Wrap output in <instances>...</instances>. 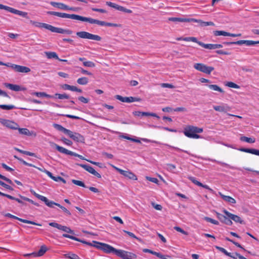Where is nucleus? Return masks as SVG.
I'll list each match as a JSON object with an SVG mask.
<instances>
[{
    "mask_svg": "<svg viewBox=\"0 0 259 259\" xmlns=\"http://www.w3.org/2000/svg\"><path fill=\"white\" fill-rule=\"evenodd\" d=\"M225 85L229 88L234 89H240V86L232 81L227 82Z\"/></svg>",
    "mask_w": 259,
    "mask_h": 259,
    "instance_id": "obj_46",
    "label": "nucleus"
},
{
    "mask_svg": "<svg viewBox=\"0 0 259 259\" xmlns=\"http://www.w3.org/2000/svg\"><path fill=\"white\" fill-rule=\"evenodd\" d=\"M17 130H18L19 133L21 135H24L28 136H31L33 135V132H30L28 129L26 128H19Z\"/></svg>",
    "mask_w": 259,
    "mask_h": 259,
    "instance_id": "obj_38",
    "label": "nucleus"
},
{
    "mask_svg": "<svg viewBox=\"0 0 259 259\" xmlns=\"http://www.w3.org/2000/svg\"><path fill=\"white\" fill-rule=\"evenodd\" d=\"M61 141L66 145L71 146L72 145V142L65 138H62Z\"/></svg>",
    "mask_w": 259,
    "mask_h": 259,
    "instance_id": "obj_55",
    "label": "nucleus"
},
{
    "mask_svg": "<svg viewBox=\"0 0 259 259\" xmlns=\"http://www.w3.org/2000/svg\"><path fill=\"white\" fill-rule=\"evenodd\" d=\"M0 123L4 126L12 130H17L19 126V125L13 121L2 118H0Z\"/></svg>",
    "mask_w": 259,
    "mask_h": 259,
    "instance_id": "obj_8",
    "label": "nucleus"
},
{
    "mask_svg": "<svg viewBox=\"0 0 259 259\" xmlns=\"http://www.w3.org/2000/svg\"><path fill=\"white\" fill-rule=\"evenodd\" d=\"M66 256L70 259H79L78 256L75 254H68Z\"/></svg>",
    "mask_w": 259,
    "mask_h": 259,
    "instance_id": "obj_63",
    "label": "nucleus"
},
{
    "mask_svg": "<svg viewBox=\"0 0 259 259\" xmlns=\"http://www.w3.org/2000/svg\"><path fill=\"white\" fill-rule=\"evenodd\" d=\"M189 179L192 182H193L194 184H195L198 186L202 187L205 189H206L211 192H213V190L212 189H211L208 185H203V184H202L201 183H200V182L197 181L195 178L193 177H189Z\"/></svg>",
    "mask_w": 259,
    "mask_h": 259,
    "instance_id": "obj_29",
    "label": "nucleus"
},
{
    "mask_svg": "<svg viewBox=\"0 0 259 259\" xmlns=\"http://www.w3.org/2000/svg\"><path fill=\"white\" fill-rule=\"evenodd\" d=\"M15 158L18 159L19 161H20L21 162H22L24 165H27V166H31V167H36V166L33 165L32 164H31V163H29L27 162H26L25 161H24V160L22 159H20V158H18L17 156H14Z\"/></svg>",
    "mask_w": 259,
    "mask_h": 259,
    "instance_id": "obj_57",
    "label": "nucleus"
},
{
    "mask_svg": "<svg viewBox=\"0 0 259 259\" xmlns=\"http://www.w3.org/2000/svg\"><path fill=\"white\" fill-rule=\"evenodd\" d=\"M5 216L7 217H9V218H12V219H14L19 220V221H20L21 222H23L24 223L32 224V225L39 226H41V225L40 224L36 223H35L34 222H33V221H29V220H24V219H22L19 218H18V217H17L16 216H15L14 215L11 214L10 213H6L5 214Z\"/></svg>",
    "mask_w": 259,
    "mask_h": 259,
    "instance_id": "obj_21",
    "label": "nucleus"
},
{
    "mask_svg": "<svg viewBox=\"0 0 259 259\" xmlns=\"http://www.w3.org/2000/svg\"><path fill=\"white\" fill-rule=\"evenodd\" d=\"M240 140L242 141L246 142L248 143H253L255 141L254 138H248L245 136L241 137L240 138Z\"/></svg>",
    "mask_w": 259,
    "mask_h": 259,
    "instance_id": "obj_43",
    "label": "nucleus"
},
{
    "mask_svg": "<svg viewBox=\"0 0 259 259\" xmlns=\"http://www.w3.org/2000/svg\"><path fill=\"white\" fill-rule=\"evenodd\" d=\"M107 5L109 7L114 8L116 10H118L120 11L128 13H130L132 12V11L130 10L127 9L122 6H119L111 2H107Z\"/></svg>",
    "mask_w": 259,
    "mask_h": 259,
    "instance_id": "obj_28",
    "label": "nucleus"
},
{
    "mask_svg": "<svg viewBox=\"0 0 259 259\" xmlns=\"http://www.w3.org/2000/svg\"><path fill=\"white\" fill-rule=\"evenodd\" d=\"M204 219L206 222L211 223H212V224H213L214 225H219V222L218 221L213 220V219H212L211 218H210L209 217H204Z\"/></svg>",
    "mask_w": 259,
    "mask_h": 259,
    "instance_id": "obj_51",
    "label": "nucleus"
},
{
    "mask_svg": "<svg viewBox=\"0 0 259 259\" xmlns=\"http://www.w3.org/2000/svg\"><path fill=\"white\" fill-rule=\"evenodd\" d=\"M256 44H259L258 41L246 40L245 41V45L247 46H253Z\"/></svg>",
    "mask_w": 259,
    "mask_h": 259,
    "instance_id": "obj_54",
    "label": "nucleus"
},
{
    "mask_svg": "<svg viewBox=\"0 0 259 259\" xmlns=\"http://www.w3.org/2000/svg\"><path fill=\"white\" fill-rule=\"evenodd\" d=\"M198 44L203 47L205 49H208V50H215L217 49L221 48L223 47V46L221 44H205L203 43L202 42H198Z\"/></svg>",
    "mask_w": 259,
    "mask_h": 259,
    "instance_id": "obj_22",
    "label": "nucleus"
},
{
    "mask_svg": "<svg viewBox=\"0 0 259 259\" xmlns=\"http://www.w3.org/2000/svg\"><path fill=\"white\" fill-rule=\"evenodd\" d=\"M143 140L145 142H152V143H156V144H162L161 143H160V142H157V141H150L148 139H143ZM163 145L168 147V148H171L172 149H175L178 151H183V152H184L186 153H188V151H185V150H183L182 149H181L178 147H174V146H170L169 145H168V144H162Z\"/></svg>",
    "mask_w": 259,
    "mask_h": 259,
    "instance_id": "obj_32",
    "label": "nucleus"
},
{
    "mask_svg": "<svg viewBox=\"0 0 259 259\" xmlns=\"http://www.w3.org/2000/svg\"><path fill=\"white\" fill-rule=\"evenodd\" d=\"M53 126L54 128H55L58 131H61V132H63L64 134H65L66 135L67 134V133H68V132L69 131V130L65 128V127L62 126L61 125L58 124L57 123L53 124Z\"/></svg>",
    "mask_w": 259,
    "mask_h": 259,
    "instance_id": "obj_41",
    "label": "nucleus"
},
{
    "mask_svg": "<svg viewBox=\"0 0 259 259\" xmlns=\"http://www.w3.org/2000/svg\"><path fill=\"white\" fill-rule=\"evenodd\" d=\"M208 88L212 90L213 91H218V92H219L220 93H223L224 92L223 90L220 87H219L218 85H216V84H210V85H208Z\"/></svg>",
    "mask_w": 259,
    "mask_h": 259,
    "instance_id": "obj_44",
    "label": "nucleus"
},
{
    "mask_svg": "<svg viewBox=\"0 0 259 259\" xmlns=\"http://www.w3.org/2000/svg\"><path fill=\"white\" fill-rule=\"evenodd\" d=\"M183 40L186 41H192L196 42L198 44V42H200V41H198L196 37H184L183 39Z\"/></svg>",
    "mask_w": 259,
    "mask_h": 259,
    "instance_id": "obj_47",
    "label": "nucleus"
},
{
    "mask_svg": "<svg viewBox=\"0 0 259 259\" xmlns=\"http://www.w3.org/2000/svg\"><path fill=\"white\" fill-rule=\"evenodd\" d=\"M4 85L9 88V89L14 91H24L25 90V88H22L20 86L17 84H13L9 83H5Z\"/></svg>",
    "mask_w": 259,
    "mask_h": 259,
    "instance_id": "obj_30",
    "label": "nucleus"
},
{
    "mask_svg": "<svg viewBox=\"0 0 259 259\" xmlns=\"http://www.w3.org/2000/svg\"><path fill=\"white\" fill-rule=\"evenodd\" d=\"M115 98L122 102H125V103H132L134 102H139L141 101V99L140 98H134L132 97H123L120 95H116L115 96Z\"/></svg>",
    "mask_w": 259,
    "mask_h": 259,
    "instance_id": "obj_20",
    "label": "nucleus"
},
{
    "mask_svg": "<svg viewBox=\"0 0 259 259\" xmlns=\"http://www.w3.org/2000/svg\"><path fill=\"white\" fill-rule=\"evenodd\" d=\"M36 168L38 169V170H39L40 171H42V172H45V174H46L49 177H51V172H50L49 171L45 169V168H40V167H35Z\"/></svg>",
    "mask_w": 259,
    "mask_h": 259,
    "instance_id": "obj_61",
    "label": "nucleus"
},
{
    "mask_svg": "<svg viewBox=\"0 0 259 259\" xmlns=\"http://www.w3.org/2000/svg\"><path fill=\"white\" fill-rule=\"evenodd\" d=\"M10 68L13 69L18 72L28 73L30 71V69L27 67L18 65L10 63Z\"/></svg>",
    "mask_w": 259,
    "mask_h": 259,
    "instance_id": "obj_16",
    "label": "nucleus"
},
{
    "mask_svg": "<svg viewBox=\"0 0 259 259\" xmlns=\"http://www.w3.org/2000/svg\"><path fill=\"white\" fill-rule=\"evenodd\" d=\"M52 32L67 34H71L72 33V31L69 29H64L61 28L56 27L54 26H53Z\"/></svg>",
    "mask_w": 259,
    "mask_h": 259,
    "instance_id": "obj_33",
    "label": "nucleus"
},
{
    "mask_svg": "<svg viewBox=\"0 0 259 259\" xmlns=\"http://www.w3.org/2000/svg\"><path fill=\"white\" fill-rule=\"evenodd\" d=\"M45 54L48 59L54 58L56 59H59V57L56 53L54 52H46Z\"/></svg>",
    "mask_w": 259,
    "mask_h": 259,
    "instance_id": "obj_42",
    "label": "nucleus"
},
{
    "mask_svg": "<svg viewBox=\"0 0 259 259\" xmlns=\"http://www.w3.org/2000/svg\"><path fill=\"white\" fill-rule=\"evenodd\" d=\"M176 168V165L168 163L166 164V169L169 171L175 172V170Z\"/></svg>",
    "mask_w": 259,
    "mask_h": 259,
    "instance_id": "obj_49",
    "label": "nucleus"
},
{
    "mask_svg": "<svg viewBox=\"0 0 259 259\" xmlns=\"http://www.w3.org/2000/svg\"><path fill=\"white\" fill-rule=\"evenodd\" d=\"M146 180L151 182H153L154 183H155L156 184H158V180L157 178H152V177H148V176H146Z\"/></svg>",
    "mask_w": 259,
    "mask_h": 259,
    "instance_id": "obj_58",
    "label": "nucleus"
},
{
    "mask_svg": "<svg viewBox=\"0 0 259 259\" xmlns=\"http://www.w3.org/2000/svg\"><path fill=\"white\" fill-rule=\"evenodd\" d=\"M78 100L83 103H88L89 101V100L88 99L82 96L78 97Z\"/></svg>",
    "mask_w": 259,
    "mask_h": 259,
    "instance_id": "obj_64",
    "label": "nucleus"
},
{
    "mask_svg": "<svg viewBox=\"0 0 259 259\" xmlns=\"http://www.w3.org/2000/svg\"><path fill=\"white\" fill-rule=\"evenodd\" d=\"M54 146L56 148V149L60 153L65 154L67 155H70L78 157V158L82 160H87L82 155H79L75 152L68 150L63 147L57 145L56 144H54Z\"/></svg>",
    "mask_w": 259,
    "mask_h": 259,
    "instance_id": "obj_5",
    "label": "nucleus"
},
{
    "mask_svg": "<svg viewBox=\"0 0 259 259\" xmlns=\"http://www.w3.org/2000/svg\"><path fill=\"white\" fill-rule=\"evenodd\" d=\"M213 108L216 111L223 113H227L231 110V108L228 104L225 103H221L219 105H214Z\"/></svg>",
    "mask_w": 259,
    "mask_h": 259,
    "instance_id": "obj_15",
    "label": "nucleus"
},
{
    "mask_svg": "<svg viewBox=\"0 0 259 259\" xmlns=\"http://www.w3.org/2000/svg\"><path fill=\"white\" fill-rule=\"evenodd\" d=\"M93 243L94 247L102 250L103 251L106 253H113L114 254H116V251H117V249L114 248L113 247L108 244L101 243L95 241H94Z\"/></svg>",
    "mask_w": 259,
    "mask_h": 259,
    "instance_id": "obj_2",
    "label": "nucleus"
},
{
    "mask_svg": "<svg viewBox=\"0 0 259 259\" xmlns=\"http://www.w3.org/2000/svg\"><path fill=\"white\" fill-rule=\"evenodd\" d=\"M56 206L59 207L60 208H61L62 209V210L68 215H71V213L65 207L62 206V205H61L60 204H56Z\"/></svg>",
    "mask_w": 259,
    "mask_h": 259,
    "instance_id": "obj_59",
    "label": "nucleus"
},
{
    "mask_svg": "<svg viewBox=\"0 0 259 259\" xmlns=\"http://www.w3.org/2000/svg\"><path fill=\"white\" fill-rule=\"evenodd\" d=\"M193 67L196 70L207 74H210L214 70L213 67L208 66L203 63H195Z\"/></svg>",
    "mask_w": 259,
    "mask_h": 259,
    "instance_id": "obj_4",
    "label": "nucleus"
},
{
    "mask_svg": "<svg viewBox=\"0 0 259 259\" xmlns=\"http://www.w3.org/2000/svg\"><path fill=\"white\" fill-rule=\"evenodd\" d=\"M174 229L176 230L177 231L182 233L183 234H184V235H188V232H187L186 231H184V230H183L182 228H181L179 227H177V226L175 227H174Z\"/></svg>",
    "mask_w": 259,
    "mask_h": 259,
    "instance_id": "obj_60",
    "label": "nucleus"
},
{
    "mask_svg": "<svg viewBox=\"0 0 259 259\" xmlns=\"http://www.w3.org/2000/svg\"><path fill=\"white\" fill-rule=\"evenodd\" d=\"M215 214L217 218L222 223H225L228 225H232L233 223L231 220H228L227 219V217L226 215H224L218 212H215Z\"/></svg>",
    "mask_w": 259,
    "mask_h": 259,
    "instance_id": "obj_26",
    "label": "nucleus"
},
{
    "mask_svg": "<svg viewBox=\"0 0 259 259\" xmlns=\"http://www.w3.org/2000/svg\"><path fill=\"white\" fill-rule=\"evenodd\" d=\"M112 167H113L116 170L119 172L121 175H123L126 178L130 180H137V176L132 171L130 170H122L113 165H111Z\"/></svg>",
    "mask_w": 259,
    "mask_h": 259,
    "instance_id": "obj_6",
    "label": "nucleus"
},
{
    "mask_svg": "<svg viewBox=\"0 0 259 259\" xmlns=\"http://www.w3.org/2000/svg\"><path fill=\"white\" fill-rule=\"evenodd\" d=\"M66 135L76 142L84 143V142L83 136L79 133H74L69 130Z\"/></svg>",
    "mask_w": 259,
    "mask_h": 259,
    "instance_id": "obj_9",
    "label": "nucleus"
},
{
    "mask_svg": "<svg viewBox=\"0 0 259 259\" xmlns=\"http://www.w3.org/2000/svg\"><path fill=\"white\" fill-rule=\"evenodd\" d=\"M77 20H79L81 21L88 22L91 24H97V20L95 19L91 18L85 17L83 16H81L78 15H76L75 16V19Z\"/></svg>",
    "mask_w": 259,
    "mask_h": 259,
    "instance_id": "obj_25",
    "label": "nucleus"
},
{
    "mask_svg": "<svg viewBox=\"0 0 259 259\" xmlns=\"http://www.w3.org/2000/svg\"><path fill=\"white\" fill-rule=\"evenodd\" d=\"M88 82H89V80H88V78H87L85 77H82L79 78L77 80V82L78 84H81V85H85L88 83Z\"/></svg>",
    "mask_w": 259,
    "mask_h": 259,
    "instance_id": "obj_45",
    "label": "nucleus"
},
{
    "mask_svg": "<svg viewBox=\"0 0 259 259\" xmlns=\"http://www.w3.org/2000/svg\"><path fill=\"white\" fill-rule=\"evenodd\" d=\"M72 182L76 185H77V186H79L80 187H85L84 183L82 182V181L76 180H72Z\"/></svg>",
    "mask_w": 259,
    "mask_h": 259,
    "instance_id": "obj_52",
    "label": "nucleus"
},
{
    "mask_svg": "<svg viewBox=\"0 0 259 259\" xmlns=\"http://www.w3.org/2000/svg\"><path fill=\"white\" fill-rule=\"evenodd\" d=\"M7 11L11 12L12 13L19 15L20 16H22V17L27 18V19L29 18V17L28 16V13L26 12L19 11V10H18L16 9H15L13 8L10 7H8V9Z\"/></svg>",
    "mask_w": 259,
    "mask_h": 259,
    "instance_id": "obj_27",
    "label": "nucleus"
},
{
    "mask_svg": "<svg viewBox=\"0 0 259 259\" xmlns=\"http://www.w3.org/2000/svg\"><path fill=\"white\" fill-rule=\"evenodd\" d=\"M49 225L50 226L56 228L58 229L61 230L62 231H64L65 232L72 234H74L73 231L70 228H69L67 226H62V225H61L59 224H58L57 223H55V222H51L49 224Z\"/></svg>",
    "mask_w": 259,
    "mask_h": 259,
    "instance_id": "obj_13",
    "label": "nucleus"
},
{
    "mask_svg": "<svg viewBox=\"0 0 259 259\" xmlns=\"http://www.w3.org/2000/svg\"><path fill=\"white\" fill-rule=\"evenodd\" d=\"M78 37L81 38L88 39L94 40L96 41H100L102 39L101 37L98 35L93 34L86 31H79L76 32Z\"/></svg>",
    "mask_w": 259,
    "mask_h": 259,
    "instance_id": "obj_3",
    "label": "nucleus"
},
{
    "mask_svg": "<svg viewBox=\"0 0 259 259\" xmlns=\"http://www.w3.org/2000/svg\"><path fill=\"white\" fill-rule=\"evenodd\" d=\"M203 130L202 128L198 127L193 125H187L184 130V134L186 137L192 139H200L202 137L197 134L202 133Z\"/></svg>",
    "mask_w": 259,
    "mask_h": 259,
    "instance_id": "obj_1",
    "label": "nucleus"
},
{
    "mask_svg": "<svg viewBox=\"0 0 259 259\" xmlns=\"http://www.w3.org/2000/svg\"><path fill=\"white\" fill-rule=\"evenodd\" d=\"M29 23L30 24L36 27H38L39 28H45L51 31V32H52L53 31V26L51 25L33 20H30Z\"/></svg>",
    "mask_w": 259,
    "mask_h": 259,
    "instance_id": "obj_12",
    "label": "nucleus"
},
{
    "mask_svg": "<svg viewBox=\"0 0 259 259\" xmlns=\"http://www.w3.org/2000/svg\"><path fill=\"white\" fill-rule=\"evenodd\" d=\"M213 34L215 36H220V35H223L225 36H232V37H237V36H240L241 34H234V33H230L224 31L222 30H216L213 31Z\"/></svg>",
    "mask_w": 259,
    "mask_h": 259,
    "instance_id": "obj_24",
    "label": "nucleus"
},
{
    "mask_svg": "<svg viewBox=\"0 0 259 259\" xmlns=\"http://www.w3.org/2000/svg\"><path fill=\"white\" fill-rule=\"evenodd\" d=\"M48 250L47 246L43 245L40 246V249L37 252H34L32 253L26 254L24 255L25 256H33L34 257L42 256Z\"/></svg>",
    "mask_w": 259,
    "mask_h": 259,
    "instance_id": "obj_19",
    "label": "nucleus"
},
{
    "mask_svg": "<svg viewBox=\"0 0 259 259\" xmlns=\"http://www.w3.org/2000/svg\"><path fill=\"white\" fill-rule=\"evenodd\" d=\"M143 251L144 252H147V253H150L151 254H152L153 255H156V256H157L159 258H160L161 259H163L164 258V255H163L162 254H161L160 253H159V252H155V251H152L150 249H144L143 250Z\"/></svg>",
    "mask_w": 259,
    "mask_h": 259,
    "instance_id": "obj_39",
    "label": "nucleus"
},
{
    "mask_svg": "<svg viewBox=\"0 0 259 259\" xmlns=\"http://www.w3.org/2000/svg\"><path fill=\"white\" fill-rule=\"evenodd\" d=\"M47 14L51 15L56 16L60 18H69L72 19H75V14H68L64 13H60L53 11H49Z\"/></svg>",
    "mask_w": 259,
    "mask_h": 259,
    "instance_id": "obj_18",
    "label": "nucleus"
},
{
    "mask_svg": "<svg viewBox=\"0 0 259 259\" xmlns=\"http://www.w3.org/2000/svg\"><path fill=\"white\" fill-rule=\"evenodd\" d=\"M168 20L172 22H192V18H179V17H170Z\"/></svg>",
    "mask_w": 259,
    "mask_h": 259,
    "instance_id": "obj_34",
    "label": "nucleus"
},
{
    "mask_svg": "<svg viewBox=\"0 0 259 259\" xmlns=\"http://www.w3.org/2000/svg\"><path fill=\"white\" fill-rule=\"evenodd\" d=\"M223 212L228 218L230 219V220H233L237 223H240L241 224H244L243 220L239 216L232 214L226 209H224Z\"/></svg>",
    "mask_w": 259,
    "mask_h": 259,
    "instance_id": "obj_14",
    "label": "nucleus"
},
{
    "mask_svg": "<svg viewBox=\"0 0 259 259\" xmlns=\"http://www.w3.org/2000/svg\"><path fill=\"white\" fill-rule=\"evenodd\" d=\"M55 96L57 97L59 99H69V97L66 94H56L55 95Z\"/></svg>",
    "mask_w": 259,
    "mask_h": 259,
    "instance_id": "obj_53",
    "label": "nucleus"
},
{
    "mask_svg": "<svg viewBox=\"0 0 259 259\" xmlns=\"http://www.w3.org/2000/svg\"><path fill=\"white\" fill-rule=\"evenodd\" d=\"M212 162H217V163L222 165V166H227L228 167H229V168H232V167L230 166L228 164L226 163H225V162H221V161H217L215 159H211L210 160Z\"/></svg>",
    "mask_w": 259,
    "mask_h": 259,
    "instance_id": "obj_56",
    "label": "nucleus"
},
{
    "mask_svg": "<svg viewBox=\"0 0 259 259\" xmlns=\"http://www.w3.org/2000/svg\"><path fill=\"white\" fill-rule=\"evenodd\" d=\"M50 4L55 7H57L58 9L64 10H71L74 11V8L72 7H69L68 6L63 4V3H56L54 2H51L50 3Z\"/></svg>",
    "mask_w": 259,
    "mask_h": 259,
    "instance_id": "obj_23",
    "label": "nucleus"
},
{
    "mask_svg": "<svg viewBox=\"0 0 259 259\" xmlns=\"http://www.w3.org/2000/svg\"><path fill=\"white\" fill-rule=\"evenodd\" d=\"M31 95H35L37 97L53 98L52 96L48 95L45 92H33L31 93Z\"/></svg>",
    "mask_w": 259,
    "mask_h": 259,
    "instance_id": "obj_40",
    "label": "nucleus"
},
{
    "mask_svg": "<svg viewBox=\"0 0 259 259\" xmlns=\"http://www.w3.org/2000/svg\"><path fill=\"white\" fill-rule=\"evenodd\" d=\"M63 237H65V238H69V239H71L72 240H75V241H79V242H82L84 244H87L88 245H90V246H93V245H94V243H90V242H88L85 241H83V240H80L79 239L73 236H72V235H70L69 234H63Z\"/></svg>",
    "mask_w": 259,
    "mask_h": 259,
    "instance_id": "obj_31",
    "label": "nucleus"
},
{
    "mask_svg": "<svg viewBox=\"0 0 259 259\" xmlns=\"http://www.w3.org/2000/svg\"><path fill=\"white\" fill-rule=\"evenodd\" d=\"M193 22H197L199 23L200 26H214V24L212 22H204L201 20H197L196 19L192 18Z\"/></svg>",
    "mask_w": 259,
    "mask_h": 259,
    "instance_id": "obj_37",
    "label": "nucleus"
},
{
    "mask_svg": "<svg viewBox=\"0 0 259 259\" xmlns=\"http://www.w3.org/2000/svg\"><path fill=\"white\" fill-rule=\"evenodd\" d=\"M238 150L241 152L248 153H250L252 154L259 156V150H257V149L241 148L238 149Z\"/></svg>",
    "mask_w": 259,
    "mask_h": 259,
    "instance_id": "obj_36",
    "label": "nucleus"
},
{
    "mask_svg": "<svg viewBox=\"0 0 259 259\" xmlns=\"http://www.w3.org/2000/svg\"><path fill=\"white\" fill-rule=\"evenodd\" d=\"M116 255L122 259H134L137 256L135 254L123 250L117 249Z\"/></svg>",
    "mask_w": 259,
    "mask_h": 259,
    "instance_id": "obj_7",
    "label": "nucleus"
},
{
    "mask_svg": "<svg viewBox=\"0 0 259 259\" xmlns=\"http://www.w3.org/2000/svg\"><path fill=\"white\" fill-rule=\"evenodd\" d=\"M32 193L36 197H37L38 199H40L42 201L44 202L45 203V204L48 206H49L50 207L53 208L54 205H56V204H59V203H56L52 201L49 200L47 197H46L42 195H39V194L36 193V192H35L34 191H33Z\"/></svg>",
    "mask_w": 259,
    "mask_h": 259,
    "instance_id": "obj_10",
    "label": "nucleus"
},
{
    "mask_svg": "<svg viewBox=\"0 0 259 259\" xmlns=\"http://www.w3.org/2000/svg\"><path fill=\"white\" fill-rule=\"evenodd\" d=\"M70 91H74V92H77L79 93H81L82 90L81 89H78L76 87L71 85L70 88Z\"/></svg>",
    "mask_w": 259,
    "mask_h": 259,
    "instance_id": "obj_62",
    "label": "nucleus"
},
{
    "mask_svg": "<svg viewBox=\"0 0 259 259\" xmlns=\"http://www.w3.org/2000/svg\"><path fill=\"white\" fill-rule=\"evenodd\" d=\"M0 108L3 110H9L15 108V107L12 105H0Z\"/></svg>",
    "mask_w": 259,
    "mask_h": 259,
    "instance_id": "obj_48",
    "label": "nucleus"
},
{
    "mask_svg": "<svg viewBox=\"0 0 259 259\" xmlns=\"http://www.w3.org/2000/svg\"><path fill=\"white\" fill-rule=\"evenodd\" d=\"M29 23L30 24L36 27H38L39 28H45L51 31V32H52L53 31V26L51 25L33 20H30Z\"/></svg>",
    "mask_w": 259,
    "mask_h": 259,
    "instance_id": "obj_11",
    "label": "nucleus"
},
{
    "mask_svg": "<svg viewBox=\"0 0 259 259\" xmlns=\"http://www.w3.org/2000/svg\"><path fill=\"white\" fill-rule=\"evenodd\" d=\"M83 65L85 67H95V64L92 62V61H85L83 62Z\"/></svg>",
    "mask_w": 259,
    "mask_h": 259,
    "instance_id": "obj_50",
    "label": "nucleus"
},
{
    "mask_svg": "<svg viewBox=\"0 0 259 259\" xmlns=\"http://www.w3.org/2000/svg\"><path fill=\"white\" fill-rule=\"evenodd\" d=\"M218 194L226 202L230 204H235L236 202L235 199L231 196L225 195L220 192L218 193Z\"/></svg>",
    "mask_w": 259,
    "mask_h": 259,
    "instance_id": "obj_35",
    "label": "nucleus"
},
{
    "mask_svg": "<svg viewBox=\"0 0 259 259\" xmlns=\"http://www.w3.org/2000/svg\"><path fill=\"white\" fill-rule=\"evenodd\" d=\"M79 166L81 167L85 170L90 172V174L93 175L94 176L97 177L98 178H101V175L98 173L97 171L95 170V169L89 165L83 164H77Z\"/></svg>",
    "mask_w": 259,
    "mask_h": 259,
    "instance_id": "obj_17",
    "label": "nucleus"
}]
</instances>
